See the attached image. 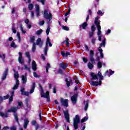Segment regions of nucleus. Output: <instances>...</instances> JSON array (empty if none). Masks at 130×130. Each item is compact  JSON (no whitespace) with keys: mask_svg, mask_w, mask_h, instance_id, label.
Here are the masks:
<instances>
[{"mask_svg":"<svg viewBox=\"0 0 130 130\" xmlns=\"http://www.w3.org/2000/svg\"><path fill=\"white\" fill-rule=\"evenodd\" d=\"M96 26L98 29V32H97L98 36H101V26L97 25Z\"/></svg>","mask_w":130,"mask_h":130,"instance_id":"obj_19","label":"nucleus"},{"mask_svg":"<svg viewBox=\"0 0 130 130\" xmlns=\"http://www.w3.org/2000/svg\"><path fill=\"white\" fill-rule=\"evenodd\" d=\"M36 50V44L34 43L32 44V51L34 52Z\"/></svg>","mask_w":130,"mask_h":130,"instance_id":"obj_36","label":"nucleus"},{"mask_svg":"<svg viewBox=\"0 0 130 130\" xmlns=\"http://www.w3.org/2000/svg\"><path fill=\"white\" fill-rule=\"evenodd\" d=\"M40 87V93L41 94V97L43 98H46L47 101L49 102L50 100L49 99V91H47L46 93H44V90L43 88L41 86V85L39 84Z\"/></svg>","mask_w":130,"mask_h":130,"instance_id":"obj_1","label":"nucleus"},{"mask_svg":"<svg viewBox=\"0 0 130 130\" xmlns=\"http://www.w3.org/2000/svg\"><path fill=\"white\" fill-rule=\"evenodd\" d=\"M25 88L24 87H21L20 89V92L21 93V95H25V96H29V92L24 91Z\"/></svg>","mask_w":130,"mask_h":130,"instance_id":"obj_13","label":"nucleus"},{"mask_svg":"<svg viewBox=\"0 0 130 130\" xmlns=\"http://www.w3.org/2000/svg\"><path fill=\"white\" fill-rule=\"evenodd\" d=\"M44 23H45L44 20L40 21L39 22L40 26H43V25H44Z\"/></svg>","mask_w":130,"mask_h":130,"instance_id":"obj_56","label":"nucleus"},{"mask_svg":"<svg viewBox=\"0 0 130 130\" xmlns=\"http://www.w3.org/2000/svg\"><path fill=\"white\" fill-rule=\"evenodd\" d=\"M34 8V6H33V4H29L28 5V9L31 10Z\"/></svg>","mask_w":130,"mask_h":130,"instance_id":"obj_54","label":"nucleus"},{"mask_svg":"<svg viewBox=\"0 0 130 130\" xmlns=\"http://www.w3.org/2000/svg\"><path fill=\"white\" fill-rule=\"evenodd\" d=\"M99 20V17L97 16L95 17L94 23L95 24L96 26H100V22L98 21Z\"/></svg>","mask_w":130,"mask_h":130,"instance_id":"obj_23","label":"nucleus"},{"mask_svg":"<svg viewBox=\"0 0 130 130\" xmlns=\"http://www.w3.org/2000/svg\"><path fill=\"white\" fill-rule=\"evenodd\" d=\"M91 76L92 79L93 81H96V80H98V77H97V75H95V74L92 73L91 74Z\"/></svg>","mask_w":130,"mask_h":130,"instance_id":"obj_22","label":"nucleus"},{"mask_svg":"<svg viewBox=\"0 0 130 130\" xmlns=\"http://www.w3.org/2000/svg\"><path fill=\"white\" fill-rule=\"evenodd\" d=\"M69 64L67 63L62 62L60 63V67L63 70H66Z\"/></svg>","mask_w":130,"mask_h":130,"instance_id":"obj_15","label":"nucleus"},{"mask_svg":"<svg viewBox=\"0 0 130 130\" xmlns=\"http://www.w3.org/2000/svg\"><path fill=\"white\" fill-rule=\"evenodd\" d=\"M10 46H11L12 47H13V48H17V47H18L17 45L15 44V42H14L11 43Z\"/></svg>","mask_w":130,"mask_h":130,"instance_id":"obj_37","label":"nucleus"},{"mask_svg":"<svg viewBox=\"0 0 130 130\" xmlns=\"http://www.w3.org/2000/svg\"><path fill=\"white\" fill-rule=\"evenodd\" d=\"M30 18L32 20H34L35 17H34V12L31 11L30 12Z\"/></svg>","mask_w":130,"mask_h":130,"instance_id":"obj_40","label":"nucleus"},{"mask_svg":"<svg viewBox=\"0 0 130 130\" xmlns=\"http://www.w3.org/2000/svg\"><path fill=\"white\" fill-rule=\"evenodd\" d=\"M94 66L93 65V64L91 63V62L88 63V67L89 68V69H90V70H92V69H93Z\"/></svg>","mask_w":130,"mask_h":130,"instance_id":"obj_39","label":"nucleus"},{"mask_svg":"<svg viewBox=\"0 0 130 130\" xmlns=\"http://www.w3.org/2000/svg\"><path fill=\"white\" fill-rule=\"evenodd\" d=\"M0 58H2L3 61H4V62H6V59H5L6 58V55L5 54H0Z\"/></svg>","mask_w":130,"mask_h":130,"instance_id":"obj_33","label":"nucleus"},{"mask_svg":"<svg viewBox=\"0 0 130 130\" xmlns=\"http://www.w3.org/2000/svg\"><path fill=\"white\" fill-rule=\"evenodd\" d=\"M88 107H89V101H87L86 102L85 106L84 108L85 111H87V109H88Z\"/></svg>","mask_w":130,"mask_h":130,"instance_id":"obj_32","label":"nucleus"},{"mask_svg":"<svg viewBox=\"0 0 130 130\" xmlns=\"http://www.w3.org/2000/svg\"><path fill=\"white\" fill-rule=\"evenodd\" d=\"M44 17L45 19L48 20L47 24H51V20H52V14L51 13L48 12V10H45L44 12Z\"/></svg>","mask_w":130,"mask_h":130,"instance_id":"obj_2","label":"nucleus"},{"mask_svg":"<svg viewBox=\"0 0 130 130\" xmlns=\"http://www.w3.org/2000/svg\"><path fill=\"white\" fill-rule=\"evenodd\" d=\"M110 74L108 75L109 77H110L112 75H113L114 74V71L109 70Z\"/></svg>","mask_w":130,"mask_h":130,"instance_id":"obj_55","label":"nucleus"},{"mask_svg":"<svg viewBox=\"0 0 130 130\" xmlns=\"http://www.w3.org/2000/svg\"><path fill=\"white\" fill-rule=\"evenodd\" d=\"M29 124V120L27 118H25L24 120V128H27V126Z\"/></svg>","mask_w":130,"mask_h":130,"instance_id":"obj_17","label":"nucleus"},{"mask_svg":"<svg viewBox=\"0 0 130 130\" xmlns=\"http://www.w3.org/2000/svg\"><path fill=\"white\" fill-rule=\"evenodd\" d=\"M35 82L32 83V87L31 88L30 91L29 92L30 94H32L33 92H34V90H35V86H36Z\"/></svg>","mask_w":130,"mask_h":130,"instance_id":"obj_24","label":"nucleus"},{"mask_svg":"<svg viewBox=\"0 0 130 130\" xmlns=\"http://www.w3.org/2000/svg\"><path fill=\"white\" fill-rule=\"evenodd\" d=\"M15 93L14 91H12L11 92V97L9 98V104H11L12 103V102H13V97H14V94Z\"/></svg>","mask_w":130,"mask_h":130,"instance_id":"obj_26","label":"nucleus"},{"mask_svg":"<svg viewBox=\"0 0 130 130\" xmlns=\"http://www.w3.org/2000/svg\"><path fill=\"white\" fill-rule=\"evenodd\" d=\"M65 81L67 83V85L68 87H70V86H71V83L73 82L72 80H70L69 81H68V79H66Z\"/></svg>","mask_w":130,"mask_h":130,"instance_id":"obj_31","label":"nucleus"},{"mask_svg":"<svg viewBox=\"0 0 130 130\" xmlns=\"http://www.w3.org/2000/svg\"><path fill=\"white\" fill-rule=\"evenodd\" d=\"M60 103L61 105L64 106L65 107H68L69 106V100L63 99V98L60 99Z\"/></svg>","mask_w":130,"mask_h":130,"instance_id":"obj_7","label":"nucleus"},{"mask_svg":"<svg viewBox=\"0 0 130 130\" xmlns=\"http://www.w3.org/2000/svg\"><path fill=\"white\" fill-rule=\"evenodd\" d=\"M90 60L92 62V63H95V60L94 59V57H93V56H90Z\"/></svg>","mask_w":130,"mask_h":130,"instance_id":"obj_42","label":"nucleus"},{"mask_svg":"<svg viewBox=\"0 0 130 130\" xmlns=\"http://www.w3.org/2000/svg\"><path fill=\"white\" fill-rule=\"evenodd\" d=\"M98 68H99V69H101L102 68V63L101 62V61L98 62Z\"/></svg>","mask_w":130,"mask_h":130,"instance_id":"obj_45","label":"nucleus"},{"mask_svg":"<svg viewBox=\"0 0 130 130\" xmlns=\"http://www.w3.org/2000/svg\"><path fill=\"white\" fill-rule=\"evenodd\" d=\"M14 78H15L16 80V84L13 87V89L16 90L18 89V87H19V85H20V81H19V79H18L19 78V73L18 72L14 73Z\"/></svg>","mask_w":130,"mask_h":130,"instance_id":"obj_6","label":"nucleus"},{"mask_svg":"<svg viewBox=\"0 0 130 130\" xmlns=\"http://www.w3.org/2000/svg\"><path fill=\"white\" fill-rule=\"evenodd\" d=\"M19 57H18V61L19 63H21L22 64V63H24V58H23L22 55V52H19L18 53Z\"/></svg>","mask_w":130,"mask_h":130,"instance_id":"obj_8","label":"nucleus"},{"mask_svg":"<svg viewBox=\"0 0 130 130\" xmlns=\"http://www.w3.org/2000/svg\"><path fill=\"white\" fill-rule=\"evenodd\" d=\"M24 23H25V24H27V25L28 24H29V19H26L24 20Z\"/></svg>","mask_w":130,"mask_h":130,"instance_id":"obj_60","label":"nucleus"},{"mask_svg":"<svg viewBox=\"0 0 130 130\" xmlns=\"http://www.w3.org/2000/svg\"><path fill=\"white\" fill-rule=\"evenodd\" d=\"M32 69L33 71H36L37 70V65L36 64V62L34 60L32 62Z\"/></svg>","mask_w":130,"mask_h":130,"instance_id":"obj_18","label":"nucleus"},{"mask_svg":"<svg viewBox=\"0 0 130 130\" xmlns=\"http://www.w3.org/2000/svg\"><path fill=\"white\" fill-rule=\"evenodd\" d=\"M35 41V36H32L30 38V42L32 43H35L34 42Z\"/></svg>","mask_w":130,"mask_h":130,"instance_id":"obj_49","label":"nucleus"},{"mask_svg":"<svg viewBox=\"0 0 130 130\" xmlns=\"http://www.w3.org/2000/svg\"><path fill=\"white\" fill-rule=\"evenodd\" d=\"M61 54L63 57H67V56L70 55L71 53L70 52H64L63 51L61 52Z\"/></svg>","mask_w":130,"mask_h":130,"instance_id":"obj_20","label":"nucleus"},{"mask_svg":"<svg viewBox=\"0 0 130 130\" xmlns=\"http://www.w3.org/2000/svg\"><path fill=\"white\" fill-rule=\"evenodd\" d=\"M36 44L37 45H39V47H42L43 45V41H41V38H39L37 40Z\"/></svg>","mask_w":130,"mask_h":130,"instance_id":"obj_11","label":"nucleus"},{"mask_svg":"<svg viewBox=\"0 0 130 130\" xmlns=\"http://www.w3.org/2000/svg\"><path fill=\"white\" fill-rule=\"evenodd\" d=\"M20 30H21L22 33L23 34H25L26 30H24V29H23V25H20Z\"/></svg>","mask_w":130,"mask_h":130,"instance_id":"obj_34","label":"nucleus"},{"mask_svg":"<svg viewBox=\"0 0 130 130\" xmlns=\"http://www.w3.org/2000/svg\"><path fill=\"white\" fill-rule=\"evenodd\" d=\"M49 32H50V27H48V28H47L46 31V33L47 35H49Z\"/></svg>","mask_w":130,"mask_h":130,"instance_id":"obj_50","label":"nucleus"},{"mask_svg":"<svg viewBox=\"0 0 130 130\" xmlns=\"http://www.w3.org/2000/svg\"><path fill=\"white\" fill-rule=\"evenodd\" d=\"M42 32H43L42 29H40L36 31V34L37 35H40V34H41V33H42Z\"/></svg>","mask_w":130,"mask_h":130,"instance_id":"obj_43","label":"nucleus"},{"mask_svg":"<svg viewBox=\"0 0 130 130\" xmlns=\"http://www.w3.org/2000/svg\"><path fill=\"white\" fill-rule=\"evenodd\" d=\"M48 45L50 46V47H51L52 46V44L50 42V39L49 38H47V41L46 43V46L44 49V52L45 53V55H46L47 54V51H48Z\"/></svg>","mask_w":130,"mask_h":130,"instance_id":"obj_5","label":"nucleus"},{"mask_svg":"<svg viewBox=\"0 0 130 130\" xmlns=\"http://www.w3.org/2000/svg\"><path fill=\"white\" fill-rule=\"evenodd\" d=\"M24 66L25 70H26V71H28V72H29V73H30V68L28 67V66H27V65H26V64H24Z\"/></svg>","mask_w":130,"mask_h":130,"instance_id":"obj_53","label":"nucleus"},{"mask_svg":"<svg viewBox=\"0 0 130 130\" xmlns=\"http://www.w3.org/2000/svg\"><path fill=\"white\" fill-rule=\"evenodd\" d=\"M21 78H22V83L23 84H26L27 83V77L24 75H22L21 76Z\"/></svg>","mask_w":130,"mask_h":130,"instance_id":"obj_27","label":"nucleus"},{"mask_svg":"<svg viewBox=\"0 0 130 130\" xmlns=\"http://www.w3.org/2000/svg\"><path fill=\"white\" fill-rule=\"evenodd\" d=\"M88 117H85L84 118H83L81 120V123H83V122H85V121H87V120H88Z\"/></svg>","mask_w":130,"mask_h":130,"instance_id":"obj_44","label":"nucleus"},{"mask_svg":"<svg viewBox=\"0 0 130 130\" xmlns=\"http://www.w3.org/2000/svg\"><path fill=\"white\" fill-rule=\"evenodd\" d=\"M35 8H36V16L37 18H39V16H40V10L39 9V5H36Z\"/></svg>","mask_w":130,"mask_h":130,"instance_id":"obj_12","label":"nucleus"},{"mask_svg":"<svg viewBox=\"0 0 130 130\" xmlns=\"http://www.w3.org/2000/svg\"><path fill=\"white\" fill-rule=\"evenodd\" d=\"M50 69V64L49 63H47V67L46 68V73H48V69Z\"/></svg>","mask_w":130,"mask_h":130,"instance_id":"obj_35","label":"nucleus"},{"mask_svg":"<svg viewBox=\"0 0 130 130\" xmlns=\"http://www.w3.org/2000/svg\"><path fill=\"white\" fill-rule=\"evenodd\" d=\"M94 35V32L91 31L89 32V38H92Z\"/></svg>","mask_w":130,"mask_h":130,"instance_id":"obj_46","label":"nucleus"},{"mask_svg":"<svg viewBox=\"0 0 130 130\" xmlns=\"http://www.w3.org/2000/svg\"><path fill=\"white\" fill-rule=\"evenodd\" d=\"M20 109V107H12L10 109L7 111V112H13L14 113V116L15 117V119L17 122H19V119L18 118V114L16 113V111Z\"/></svg>","mask_w":130,"mask_h":130,"instance_id":"obj_4","label":"nucleus"},{"mask_svg":"<svg viewBox=\"0 0 130 130\" xmlns=\"http://www.w3.org/2000/svg\"><path fill=\"white\" fill-rule=\"evenodd\" d=\"M95 41H96V38H92L91 39V43H92V44H95Z\"/></svg>","mask_w":130,"mask_h":130,"instance_id":"obj_51","label":"nucleus"},{"mask_svg":"<svg viewBox=\"0 0 130 130\" xmlns=\"http://www.w3.org/2000/svg\"><path fill=\"white\" fill-rule=\"evenodd\" d=\"M106 44V39L104 38V40L102 41V42L100 45V47H102V46H104V47H105Z\"/></svg>","mask_w":130,"mask_h":130,"instance_id":"obj_25","label":"nucleus"},{"mask_svg":"<svg viewBox=\"0 0 130 130\" xmlns=\"http://www.w3.org/2000/svg\"><path fill=\"white\" fill-rule=\"evenodd\" d=\"M25 56H26L27 58H29L30 57H31V56H30V53L29 52H25Z\"/></svg>","mask_w":130,"mask_h":130,"instance_id":"obj_47","label":"nucleus"},{"mask_svg":"<svg viewBox=\"0 0 130 130\" xmlns=\"http://www.w3.org/2000/svg\"><path fill=\"white\" fill-rule=\"evenodd\" d=\"M17 37L18 39L19 42H21V36L20 35V32H17Z\"/></svg>","mask_w":130,"mask_h":130,"instance_id":"obj_41","label":"nucleus"},{"mask_svg":"<svg viewBox=\"0 0 130 130\" xmlns=\"http://www.w3.org/2000/svg\"><path fill=\"white\" fill-rule=\"evenodd\" d=\"M94 55V52L93 51V50H90V56H93Z\"/></svg>","mask_w":130,"mask_h":130,"instance_id":"obj_57","label":"nucleus"},{"mask_svg":"<svg viewBox=\"0 0 130 130\" xmlns=\"http://www.w3.org/2000/svg\"><path fill=\"white\" fill-rule=\"evenodd\" d=\"M63 112L67 122H70V115L69 114V111H63Z\"/></svg>","mask_w":130,"mask_h":130,"instance_id":"obj_9","label":"nucleus"},{"mask_svg":"<svg viewBox=\"0 0 130 130\" xmlns=\"http://www.w3.org/2000/svg\"><path fill=\"white\" fill-rule=\"evenodd\" d=\"M81 122V119L79 115H76L75 117L73 119V126L75 129H78L79 128V124Z\"/></svg>","mask_w":130,"mask_h":130,"instance_id":"obj_3","label":"nucleus"},{"mask_svg":"<svg viewBox=\"0 0 130 130\" xmlns=\"http://www.w3.org/2000/svg\"><path fill=\"white\" fill-rule=\"evenodd\" d=\"M77 97H78L77 94H74L71 97V101H72V103L73 104H76V103H77Z\"/></svg>","mask_w":130,"mask_h":130,"instance_id":"obj_14","label":"nucleus"},{"mask_svg":"<svg viewBox=\"0 0 130 130\" xmlns=\"http://www.w3.org/2000/svg\"><path fill=\"white\" fill-rule=\"evenodd\" d=\"M11 130H16L17 128L15 126H12L10 128Z\"/></svg>","mask_w":130,"mask_h":130,"instance_id":"obj_63","label":"nucleus"},{"mask_svg":"<svg viewBox=\"0 0 130 130\" xmlns=\"http://www.w3.org/2000/svg\"><path fill=\"white\" fill-rule=\"evenodd\" d=\"M63 43H66L67 46H69L70 45V43L69 42V39L66 38V40L63 42Z\"/></svg>","mask_w":130,"mask_h":130,"instance_id":"obj_38","label":"nucleus"},{"mask_svg":"<svg viewBox=\"0 0 130 130\" xmlns=\"http://www.w3.org/2000/svg\"><path fill=\"white\" fill-rule=\"evenodd\" d=\"M26 26L28 29H31V27H32V25L31 24H27L26 25Z\"/></svg>","mask_w":130,"mask_h":130,"instance_id":"obj_58","label":"nucleus"},{"mask_svg":"<svg viewBox=\"0 0 130 130\" xmlns=\"http://www.w3.org/2000/svg\"><path fill=\"white\" fill-rule=\"evenodd\" d=\"M97 14H98L99 15H102V16H103V13H102V12H101V11L99 10L98 11Z\"/></svg>","mask_w":130,"mask_h":130,"instance_id":"obj_59","label":"nucleus"},{"mask_svg":"<svg viewBox=\"0 0 130 130\" xmlns=\"http://www.w3.org/2000/svg\"><path fill=\"white\" fill-rule=\"evenodd\" d=\"M88 26L87 22H84L82 24L80 25V27H82L83 29H86V27Z\"/></svg>","mask_w":130,"mask_h":130,"instance_id":"obj_30","label":"nucleus"},{"mask_svg":"<svg viewBox=\"0 0 130 130\" xmlns=\"http://www.w3.org/2000/svg\"><path fill=\"white\" fill-rule=\"evenodd\" d=\"M10 97V95L9 94H7L6 96H4V98L0 96V103L3 101V100H6V99H8Z\"/></svg>","mask_w":130,"mask_h":130,"instance_id":"obj_29","label":"nucleus"},{"mask_svg":"<svg viewBox=\"0 0 130 130\" xmlns=\"http://www.w3.org/2000/svg\"><path fill=\"white\" fill-rule=\"evenodd\" d=\"M8 69H6L3 73V76L2 77V80L4 81V80H6V78H7V76H8Z\"/></svg>","mask_w":130,"mask_h":130,"instance_id":"obj_16","label":"nucleus"},{"mask_svg":"<svg viewBox=\"0 0 130 130\" xmlns=\"http://www.w3.org/2000/svg\"><path fill=\"white\" fill-rule=\"evenodd\" d=\"M12 32L13 33H16L17 32V30L15 29V27H12Z\"/></svg>","mask_w":130,"mask_h":130,"instance_id":"obj_61","label":"nucleus"},{"mask_svg":"<svg viewBox=\"0 0 130 130\" xmlns=\"http://www.w3.org/2000/svg\"><path fill=\"white\" fill-rule=\"evenodd\" d=\"M91 32H94L95 30H96V27H95V25H92L91 26Z\"/></svg>","mask_w":130,"mask_h":130,"instance_id":"obj_52","label":"nucleus"},{"mask_svg":"<svg viewBox=\"0 0 130 130\" xmlns=\"http://www.w3.org/2000/svg\"><path fill=\"white\" fill-rule=\"evenodd\" d=\"M90 85H91L92 86H94L95 87H97V86H98V85H99V81H91L90 82Z\"/></svg>","mask_w":130,"mask_h":130,"instance_id":"obj_21","label":"nucleus"},{"mask_svg":"<svg viewBox=\"0 0 130 130\" xmlns=\"http://www.w3.org/2000/svg\"><path fill=\"white\" fill-rule=\"evenodd\" d=\"M98 77L99 78V86H101V84L102 83V80H103L104 77L100 71L98 73Z\"/></svg>","mask_w":130,"mask_h":130,"instance_id":"obj_10","label":"nucleus"},{"mask_svg":"<svg viewBox=\"0 0 130 130\" xmlns=\"http://www.w3.org/2000/svg\"><path fill=\"white\" fill-rule=\"evenodd\" d=\"M62 28L63 30H66V31H69L70 30V28H69V27L67 26H62Z\"/></svg>","mask_w":130,"mask_h":130,"instance_id":"obj_48","label":"nucleus"},{"mask_svg":"<svg viewBox=\"0 0 130 130\" xmlns=\"http://www.w3.org/2000/svg\"><path fill=\"white\" fill-rule=\"evenodd\" d=\"M8 115L9 114H8L7 113H3L2 112H0V116H1L2 117H8Z\"/></svg>","mask_w":130,"mask_h":130,"instance_id":"obj_28","label":"nucleus"},{"mask_svg":"<svg viewBox=\"0 0 130 130\" xmlns=\"http://www.w3.org/2000/svg\"><path fill=\"white\" fill-rule=\"evenodd\" d=\"M18 106H22L23 105V103H22V102H19L18 103Z\"/></svg>","mask_w":130,"mask_h":130,"instance_id":"obj_62","label":"nucleus"},{"mask_svg":"<svg viewBox=\"0 0 130 130\" xmlns=\"http://www.w3.org/2000/svg\"><path fill=\"white\" fill-rule=\"evenodd\" d=\"M99 52H100V53H101V52H102L103 51V50H102V49L101 48V47H100L99 48Z\"/></svg>","mask_w":130,"mask_h":130,"instance_id":"obj_64","label":"nucleus"}]
</instances>
